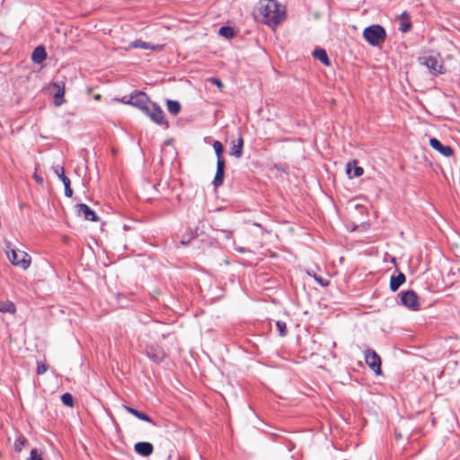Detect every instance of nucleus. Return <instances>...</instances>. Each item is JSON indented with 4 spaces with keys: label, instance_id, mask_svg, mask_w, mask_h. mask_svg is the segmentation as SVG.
Returning <instances> with one entry per match:
<instances>
[{
    "label": "nucleus",
    "instance_id": "1",
    "mask_svg": "<svg viewBox=\"0 0 460 460\" xmlns=\"http://www.w3.org/2000/svg\"><path fill=\"white\" fill-rule=\"evenodd\" d=\"M253 13L264 24L276 28L286 19V6L277 0H260Z\"/></svg>",
    "mask_w": 460,
    "mask_h": 460
},
{
    "label": "nucleus",
    "instance_id": "2",
    "mask_svg": "<svg viewBox=\"0 0 460 460\" xmlns=\"http://www.w3.org/2000/svg\"><path fill=\"white\" fill-rule=\"evenodd\" d=\"M386 33L381 25H371L363 31L364 39L372 46H377L385 39Z\"/></svg>",
    "mask_w": 460,
    "mask_h": 460
},
{
    "label": "nucleus",
    "instance_id": "3",
    "mask_svg": "<svg viewBox=\"0 0 460 460\" xmlns=\"http://www.w3.org/2000/svg\"><path fill=\"white\" fill-rule=\"evenodd\" d=\"M420 64L425 66L433 75H438L445 73L443 61L439 55L423 56L419 58Z\"/></svg>",
    "mask_w": 460,
    "mask_h": 460
},
{
    "label": "nucleus",
    "instance_id": "4",
    "mask_svg": "<svg viewBox=\"0 0 460 460\" xmlns=\"http://www.w3.org/2000/svg\"><path fill=\"white\" fill-rule=\"evenodd\" d=\"M7 255L12 264L22 270H27L31 265V257L23 251L11 249V251L7 252Z\"/></svg>",
    "mask_w": 460,
    "mask_h": 460
},
{
    "label": "nucleus",
    "instance_id": "5",
    "mask_svg": "<svg viewBox=\"0 0 460 460\" xmlns=\"http://www.w3.org/2000/svg\"><path fill=\"white\" fill-rule=\"evenodd\" d=\"M365 361L376 375L381 374V358L376 351L367 349L365 352Z\"/></svg>",
    "mask_w": 460,
    "mask_h": 460
},
{
    "label": "nucleus",
    "instance_id": "6",
    "mask_svg": "<svg viewBox=\"0 0 460 460\" xmlns=\"http://www.w3.org/2000/svg\"><path fill=\"white\" fill-rule=\"evenodd\" d=\"M401 301L403 305L411 309L418 310L420 304L418 301V296L412 290H408L401 293Z\"/></svg>",
    "mask_w": 460,
    "mask_h": 460
},
{
    "label": "nucleus",
    "instance_id": "7",
    "mask_svg": "<svg viewBox=\"0 0 460 460\" xmlns=\"http://www.w3.org/2000/svg\"><path fill=\"white\" fill-rule=\"evenodd\" d=\"M146 356L155 362H161L164 358V349L158 345H149L146 348Z\"/></svg>",
    "mask_w": 460,
    "mask_h": 460
},
{
    "label": "nucleus",
    "instance_id": "8",
    "mask_svg": "<svg viewBox=\"0 0 460 460\" xmlns=\"http://www.w3.org/2000/svg\"><path fill=\"white\" fill-rule=\"evenodd\" d=\"M150 49L153 51H161L164 49V45L159 44H150L146 41H143L141 40H136L132 41L128 48H126V50H129L130 49Z\"/></svg>",
    "mask_w": 460,
    "mask_h": 460
},
{
    "label": "nucleus",
    "instance_id": "9",
    "mask_svg": "<svg viewBox=\"0 0 460 460\" xmlns=\"http://www.w3.org/2000/svg\"><path fill=\"white\" fill-rule=\"evenodd\" d=\"M52 86L56 89L54 103L56 106H60L65 102V83L63 81H56L52 84Z\"/></svg>",
    "mask_w": 460,
    "mask_h": 460
},
{
    "label": "nucleus",
    "instance_id": "10",
    "mask_svg": "<svg viewBox=\"0 0 460 460\" xmlns=\"http://www.w3.org/2000/svg\"><path fill=\"white\" fill-rule=\"evenodd\" d=\"M430 146L439 152L442 155L446 157H450L453 155V149L449 146H444L438 139L430 138L429 139Z\"/></svg>",
    "mask_w": 460,
    "mask_h": 460
},
{
    "label": "nucleus",
    "instance_id": "11",
    "mask_svg": "<svg viewBox=\"0 0 460 460\" xmlns=\"http://www.w3.org/2000/svg\"><path fill=\"white\" fill-rule=\"evenodd\" d=\"M132 106L141 110L148 102V96L144 92H136L131 93Z\"/></svg>",
    "mask_w": 460,
    "mask_h": 460
},
{
    "label": "nucleus",
    "instance_id": "12",
    "mask_svg": "<svg viewBox=\"0 0 460 460\" xmlns=\"http://www.w3.org/2000/svg\"><path fill=\"white\" fill-rule=\"evenodd\" d=\"M77 211L79 215H82L86 220H90L93 222H96L99 220L94 211L92 210L91 208L88 207L86 204L77 205Z\"/></svg>",
    "mask_w": 460,
    "mask_h": 460
},
{
    "label": "nucleus",
    "instance_id": "13",
    "mask_svg": "<svg viewBox=\"0 0 460 460\" xmlns=\"http://www.w3.org/2000/svg\"><path fill=\"white\" fill-rule=\"evenodd\" d=\"M149 118L152 121H154L156 124H165L164 111L156 103L153 105V109L149 115Z\"/></svg>",
    "mask_w": 460,
    "mask_h": 460
},
{
    "label": "nucleus",
    "instance_id": "14",
    "mask_svg": "<svg viewBox=\"0 0 460 460\" xmlns=\"http://www.w3.org/2000/svg\"><path fill=\"white\" fill-rule=\"evenodd\" d=\"M225 176V161H217V172L214 178L215 187H219L223 184Z\"/></svg>",
    "mask_w": 460,
    "mask_h": 460
},
{
    "label": "nucleus",
    "instance_id": "15",
    "mask_svg": "<svg viewBox=\"0 0 460 460\" xmlns=\"http://www.w3.org/2000/svg\"><path fill=\"white\" fill-rule=\"evenodd\" d=\"M134 448L137 454L143 456H149L154 450L153 445L149 442H137Z\"/></svg>",
    "mask_w": 460,
    "mask_h": 460
},
{
    "label": "nucleus",
    "instance_id": "16",
    "mask_svg": "<svg viewBox=\"0 0 460 460\" xmlns=\"http://www.w3.org/2000/svg\"><path fill=\"white\" fill-rule=\"evenodd\" d=\"M358 162L353 160L352 162H349L346 167V172L351 177H359L363 174L364 170L360 166H357Z\"/></svg>",
    "mask_w": 460,
    "mask_h": 460
},
{
    "label": "nucleus",
    "instance_id": "17",
    "mask_svg": "<svg viewBox=\"0 0 460 460\" xmlns=\"http://www.w3.org/2000/svg\"><path fill=\"white\" fill-rule=\"evenodd\" d=\"M243 139L239 137L236 141L232 142L231 155L240 158L243 155Z\"/></svg>",
    "mask_w": 460,
    "mask_h": 460
},
{
    "label": "nucleus",
    "instance_id": "18",
    "mask_svg": "<svg viewBox=\"0 0 460 460\" xmlns=\"http://www.w3.org/2000/svg\"><path fill=\"white\" fill-rule=\"evenodd\" d=\"M406 280L405 275L400 272L397 276H392L390 279V289L395 292Z\"/></svg>",
    "mask_w": 460,
    "mask_h": 460
},
{
    "label": "nucleus",
    "instance_id": "19",
    "mask_svg": "<svg viewBox=\"0 0 460 460\" xmlns=\"http://www.w3.org/2000/svg\"><path fill=\"white\" fill-rule=\"evenodd\" d=\"M47 57L46 50L43 47H37L31 55V59L34 63L40 64Z\"/></svg>",
    "mask_w": 460,
    "mask_h": 460
},
{
    "label": "nucleus",
    "instance_id": "20",
    "mask_svg": "<svg viewBox=\"0 0 460 460\" xmlns=\"http://www.w3.org/2000/svg\"><path fill=\"white\" fill-rule=\"evenodd\" d=\"M313 56L314 58L318 59L319 61H321L323 64H324L325 66H330V59L328 58V55H327V52L325 49H316L314 52H313Z\"/></svg>",
    "mask_w": 460,
    "mask_h": 460
},
{
    "label": "nucleus",
    "instance_id": "21",
    "mask_svg": "<svg viewBox=\"0 0 460 460\" xmlns=\"http://www.w3.org/2000/svg\"><path fill=\"white\" fill-rule=\"evenodd\" d=\"M123 407L125 408V410L128 412H129L130 414L138 418L139 420H142L149 422V423H154L153 420H151V418H149L146 414H145L130 406H128V405H124Z\"/></svg>",
    "mask_w": 460,
    "mask_h": 460
},
{
    "label": "nucleus",
    "instance_id": "22",
    "mask_svg": "<svg viewBox=\"0 0 460 460\" xmlns=\"http://www.w3.org/2000/svg\"><path fill=\"white\" fill-rule=\"evenodd\" d=\"M0 312L2 313H9L14 314L16 312V307L14 304L11 301H2L0 300Z\"/></svg>",
    "mask_w": 460,
    "mask_h": 460
},
{
    "label": "nucleus",
    "instance_id": "23",
    "mask_svg": "<svg viewBox=\"0 0 460 460\" xmlns=\"http://www.w3.org/2000/svg\"><path fill=\"white\" fill-rule=\"evenodd\" d=\"M167 109L172 115H177L181 111V104L177 101L167 100Z\"/></svg>",
    "mask_w": 460,
    "mask_h": 460
},
{
    "label": "nucleus",
    "instance_id": "24",
    "mask_svg": "<svg viewBox=\"0 0 460 460\" xmlns=\"http://www.w3.org/2000/svg\"><path fill=\"white\" fill-rule=\"evenodd\" d=\"M213 147H214L215 153L217 155V161H224V159L222 157V154L224 152V147H223L222 143L218 140H216L213 143Z\"/></svg>",
    "mask_w": 460,
    "mask_h": 460
},
{
    "label": "nucleus",
    "instance_id": "25",
    "mask_svg": "<svg viewBox=\"0 0 460 460\" xmlns=\"http://www.w3.org/2000/svg\"><path fill=\"white\" fill-rule=\"evenodd\" d=\"M276 327L279 331V334L281 337H285L288 333V328L285 322L278 321L276 322Z\"/></svg>",
    "mask_w": 460,
    "mask_h": 460
},
{
    "label": "nucleus",
    "instance_id": "26",
    "mask_svg": "<svg viewBox=\"0 0 460 460\" xmlns=\"http://www.w3.org/2000/svg\"><path fill=\"white\" fill-rule=\"evenodd\" d=\"M62 402L69 407H72L74 405V398L71 394L66 393L61 396Z\"/></svg>",
    "mask_w": 460,
    "mask_h": 460
},
{
    "label": "nucleus",
    "instance_id": "27",
    "mask_svg": "<svg viewBox=\"0 0 460 460\" xmlns=\"http://www.w3.org/2000/svg\"><path fill=\"white\" fill-rule=\"evenodd\" d=\"M219 34L229 39L234 36V31L230 27L223 26L219 29Z\"/></svg>",
    "mask_w": 460,
    "mask_h": 460
},
{
    "label": "nucleus",
    "instance_id": "28",
    "mask_svg": "<svg viewBox=\"0 0 460 460\" xmlns=\"http://www.w3.org/2000/svg\"><path fill=\"white\" fill-rule=\"evenodd\" d=\"M26 442V438L24 437H19L14 442V447L17 451H21L22 447Z\"/></svg>",
    "mask_w": 460,
    "mask_h": 460
},
{
    "label": "nucleus",
    "instance_id": "29",
    "mask_svg": "<svg viewBox=\"0 0 460 460\" xmlns=\"http://www.w3.org/2000/svg\"><path fill=\"white\" fill-rule=\"evenodd\" d=\"M55 174L59 178L62 179L65 176V170L62 165H55L52 167Z\"/></svg>",
    "mask_w": 460,
    "mask_h": 460
},
{
    "label": "nucleus",
    "instance_id": "30",
    "mask_svg": "<svg viewBox=\"0 0 460 460\" xmlns=\"http://www.w3.org/2000/svg\"><path fill=\"white\" fill-rule=\"evenodd\" d=\"M411 29V22L410 20H405L401 23L400 31L402 32H408Z\"/></svg>",
    "mask_w": 460,
    "mask_h": 460
},
{
    "label": "nucleus",
    "instance_id": "31",
    "mask_svg": "<svg viewBox=\"0 0 460 460\" xmlns=\"http://www.w3.org/2000/svg\"><path fill=\"white\" fill-rule=\"evenodd\" d=\"M155 104V102H148L145 106H143V108L141 109V111L147 116L149 117L151 111H152V109H153V105Z\"/></svg>",
    "mask_w": 460,
    "mask_h": 460
},
{
    "label": "nucleus",
    "instance_id": "32",
    "mask_svg": "<svg viewBox=\"0 0 460 460\" xmlns=\"http://www.w3.org/2000/svg\"><path fill=\"white\" fill-rule=\"evenodd\" d=\"M47 369H48V367L46 364H44L42 362H38L37 374L42 375L47 371Z\"/></svg>",
    "mask_w": 460,
    "mask_h": 460
},
{
    "label": "nucleus",
    "instance_id": "33",
    "mask_svg": "<svg viewBox=\"0 0 460 460\" xmlns=\"http://www.w3.org/2000/svg\"><path fill=\"white\" fill-rule=\"evenodd\" d=\"M31 460H42L41 455L38 452L37 449H32L31 451Z\"/></svg>",
    "mask_w": 460,
    "mask_h": 460
},
{
    "label": "nucleus",
    "instance_id": "34",
    "mask_svg": "<svg viewBox=\"0 0 460 460\" xmlns=\"http://www.w3.org/2000/svg\"><path fill=\"white\" fill-rule=\"evenodd\" d=\"M315 280L323 287L328 286L329 282L321 277L314 276Z\"/></svg>",
    "mask_w": 460,
    "mask_h": 460
},
{
    "label": "nucleus",
    "instance_id": "35",
    "mask_svg": "<svg viewBox=\"0 0 460 460\" xmlns=\"http://www.w3.org/2000/svg\"><path fill=\"white\" fill-rule=\"evenodd\" d=\"M209 81L215 84L218 88L223 87V83L217 77H212L209 79Z\"/></svg>",
    "mask_w": 460,
    "mask_h": 460
},
{
    "label": "nucleus",
    "instance_id": "36",
    "mask_svg": "<svg viewBox=\"0 0 460 460\" xmlns=\"http://www.w3.org/2000/svg\"><path fill=\"white\" fill-rule=\"evenodd\" d=\"M130 97H131V94L129 95H125L122 97V100L121 102L125 104H130L132 105V100H130Z\"/></svg>",
    "mask_w": 460,
    "mask_h": 460
},
{
    "label": "nucleus",
    "instance_id": "37",
    "mask_svg": "<svg viewBox=\"0 0 460 460\" xmlns=\"http://www.w3.org/2000/svg\"><path fill=\"white\" fill-rule=\"evenodd\" d=\"M65 195L68 198L72 197L73 195V190L71 189L70 186H67L66 188H65Z\"/></svg>",
    "mask_w": 460,
    "mask_h": 460
},
{
    "label": "nucleus",
    "instance_id": "38",
    "mask_svg": "<svg viewBox=\"0 0 460 460\" xmlns=\"http://www.w3.org/2000/svg\"><path fill=\"white\" fill-rule=\"evenodd\" d=\"M60 180L63 182L65 188H66L67 186H70V180L66 175Z\"/></svg>",
    "mask_w": 460,
    "mask_h": 460
},
{
    "label": "nucleus",
    "instance_id": "39",
    "mask_svg": "<svg viewBox=\"0 0 460 460\" xmlns=\"http://www.w3.org/2000/svg\"><path fill=\"white\" fill-rule=\"evenodd\" d=\"M33 178L37 183L43 184V178L41 176L38 175L37 173H34Z\"/></svg>",
    "mask_w": 460,
    "mask_h": 460
},
{
    "label": "nucleus",
    "instance_id": "40",
    "mask_svg": "<svg viewBox=\"0 0 460 460\" xmlns=\"http://www.w3.org/2000/svg\"><path fill=\"white\" fill-rule=\"evenodd\" d=\"M401 18L405 21V20H410V16L409 14L406 13V12H403L401 15Z\"/></svg>",
    "mask_w": 460,
    "mask_h": 460
},
{
    "label": "nucleus",
    "instance_id": "41",
    "mask_svg": "<svg viewBox=\"0 0 460 460\" xmlns=\"http://www.w3.org/2000/svg\"><path fill=\"white\" fill-rule=\"evenodd\" d=\"M94 99H95V100H100V99H101V95H100V94H96V95L94 96Z\"/></svg>",
    "mask_w": 460,
    "mask_h": 460
},
{
    "label": "nucleus",
    "instance_id": "42",
    "mask_svg": "<svg viewBox=\"0 0 460 460\" xmlns=\"http://www.w3.org/2000/svg\"><path fill=\"white\" fill-rule=\"evenodd\" d=\"M395 437L397 439H401V438H402L401 434H397V433L395 434Z\"/></svg>",
    "mask_w": 460,
    "mask_h": 460
}]
</instances>
